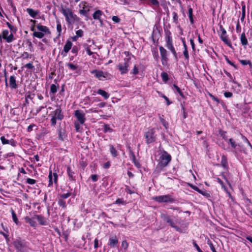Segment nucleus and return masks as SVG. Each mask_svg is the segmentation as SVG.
Here are the masks:
<instances>
[{"mask_svg": "<svg viewBox=\"0 0 252 252\" xmlns=\"http://www.w3.org/2000/svg\"><path fill=\"white\" fill-rule=\"evenodd\" d=\"M71 195V193L70 192H67L66 193H63L61 195H60V198L61 199H64L68 198Z\"/></svg>", "mask_w": 252, "mask_h": 252, "instance_id": "obj_40", "label": "nucleus"}, {"mask_svg": "<svg viewBox=\"0 0 252 252\" xmlns=\"http://www.w3.org/2000/svg\"><path fill=\"white\" fill-rule=\"evenodd\" d=\"M225 60L227 62V63H229L230 65L233 66L235 68L237 69V66L236 65H235L233 63H232V62H231L229 59L228 58H227V57L225 56Z\"/></svg>", "mask_w": 252, "mask_h": 252, "instance_id": "obj_42", "label": "nucleus"}, {"mask_svg": "<svg viewBox=\"0 0 252 252\" xmlns=\"http://www.w3.org/2000/svg\"><path fill=\"white\" fill-rule=\"evenodd\" d=\"M131 73L134 75H136L138 73V69L136 65H135L134 66L133 69L132 70V71L131 72Z\"/></svg>", "mask_w": 252, "mask_h": 252, "instance_id": "obj_56", "label": "nucleus"}, {"mask_svg": "<svg viewBox=\"0 0 252 252\" xmlns=\"http://www.w3.org/2000/svg\"><path fill=\"white\" fill-rule=\"evenodd\" d=\"M166 44V45L172 44V39L171 37L169 35H166L165 37Z\"/></svg>", "mask_w": 252, "mask_h": 252, "instance_id": "obj_38", "label": "nucleus"}, {"mask_svg": "<svg viewBox=\"0 0 252 252\" xmlns=\"http://www.w3.org/2000/svg\"><path fill=\"white\" fill-rule=\"evenodd\" d=\"M130 58H125L124 62L120 63L118 67L122 74H126L128 71V67L129 66Z\"/></svg>", "mask_w": 252, "mask_h": 252, "instance_id": "obj_3", "label": "nucleus"}, {"mask_svg": "<svg viewBox=\"0 0 252 252\" xmlns=\"http://www.w3.org/2000/svg\"><path fill=\"white\" fill-rule=\"evenodd\" d=\"M145 137L146 138V142L150 144L155 140V130L153 128L149 129L145 133Z\"/></svg>", "mask_w": 252, "mask_h": 252, "instance_id": "obj_5", "label": "nucleus"}, {"mask_svg": "<svg viewBox=\"0 0 252 252\" xmlns=\"http://www.w3.org/2000/svg\"><path fill=\"white\" fill-rule=\"evenodd\" d=\"M27 43L28 45L30 51H31V52L33 51V47H32V42L28 40L27 41Z\"/></svg>", "mask_w": 252, "mask_h": 252, "instance_id": "obj_57", "label": "nucleus"}, {"mask_svg": "<svg viewBox=\"0 0 252 252\" xmlns=\"http://www.w3.org/2000/svg\"><path fill=\"white\" fill-rule=\"evenodd\" d=\"M58 204L63 208L66 207L65 201L62 199H59L58 200Z\"/></svg>", "mask_w": 252, "mask_h": 252, "instance_id": "obj_34", "label": "nucleus"}, {"mask_svg": "<svg viewBox=\"0 0 252 252\" xmlns=\"http://www.w3.org/2000/svg\"><path fill=\"white\" fill-rule=\"evenodd\" d=\"M208 244L209 245L211 250H212V251L213 252H217V251H216L215 247H214L212 243L210 240H209L208 241Z\"/></svg>", "mask_w": 252, "mask_h": 252, "instance_id": "obj_47", "label": "nucleus"}, {"mask_svg": "<svg viewBox=\"0 0 252 252\" xmlns=\"http://www.w3.org/2000/svg\"><path fill=\"white\" fill-rule=\"evenodd\" d=\"M58 175L57 173L54 172L52 173V170H50L48 176L49 184L48 187H51L53 185V182L55 184H57Z\"/></svg>", "mask_w": 252, "mask_h": 252, "instance_id": "obj_7", "label": "nucleus"}, {"mask_svg": "<svg viewBox=\"0 0 252 252\" xmlns=\"http://www.w3.org/2000/svg\"><path fill=\"white\" fill-rule=\"evenodd\" d=\"M57 91V87L55 84H52L50 87V93L55 94Z\"/></svg>", "mask_w": 252, "mask_h": 252, "instance_id": "obj_35", "label": "nucleus"}, {"mask_svg": "<svg viewBox=\"0 0 252 252\" xmlns=\"http://www.w3.org/2000/svg\"><path fill=\"white\" fill-rule=\"evenodd\" d=\"M53 116H56V119L62 120L63 118V115L62 113V110L60 108H57L53 112Z\"/></svg>", "mask_w": 252, "mask_h": 252, "instance_id": "obj_13", "label": "nucleus"}, {"mask_svg": "<svg viewBox=\"0 0 252 252\" xmlns=\"http://www.w3.org/2000/svg\"><path fill=\"white\" fill-rule=\"evenodd\" d=\"M193 244L194 247L196 248V249L198 252H203L202 250L200 249L199 247L195 242H193Z\"/></svg>", "mask_w": 252, "mask_h": 252, "instance_id": "obj_64", "label": "nucleus"}, {"mask_svg": "<svg viewBox=\"0 0 252 252\" xmlns=\"http://www.w3.org/2000/svg\"><path fill=\"white\" fill-rule=\"evenodd\" d=\"M13 245L16 249L17 252H22L26 250V245L25 243L21 240H16L14 242Z\"/></svg>", "mask_w": 252, "mask_h": 252, "instance_id": "obj_6", "label": "nucleus"}, {"mask_svg": "<svg viewBox=\"0 0 252 252\" xmlns=\"http://www.w3.org/2000/svg\"><path fill=\"white\" fill-rule=\"evenodd\" d=\"M239 61L243 65L249 64L251 67H252V63L250 61L243 60H239Z\"/></svg>", "mask_w": 252, "mask_h": 252, "instance_id": "obj_33", "label": "nucleus"}, {"mask_svg": "<svg viewBox=\"0 0 252 252\" xmlns=\"http://www.w3.org/2000/svg\"><path fill=\"white\" fill-rule=\"evenodd\" d=\"M228 143H230L232 148H233V149L236 148L237 146V144H236V142L232 138H230L228 140Z\"/></svg>", "mask_w": 252, "mask_h": 252, "instance_id": "obj_36", "label": "nucleus"}, {"mask_svg": "<svg viewBox=\"0 0 252 252\" xmlns=\"http://www.w3.org/2000/svg\"><path fill=\"white\" fill-rule=\"evenodd\" d=\"M247 211L248 212V214L251 216H252V205H249L248 207Z\"/></svg>", "mask_w": 252, "mask_h": 252, "instance_id": "obj_60", "label": "nucleus"}, {"mask_svg": "<svg viewBox=\"0 0 252 252\" xmlns=\"http://www.w3.org/2000/svg\"><path fill=\"white\" fill-rule=\"evenodd\" d=\"M130 154L131 155V157H132V160L133 162V163H134V164L138 167H140V163L137 162L136 160V157H135V155L134 154V153L130 151Z\"/></svg>", "mask_w": 252, "mask_h": 252, "instance_id": "obj_26", "label": "nucleus"}, {"mask_svg": "<svg viewBox=\"0 0 252 252\" xmlns=\"http://www.w3.org/2000/svg\"><path fill=\"white\" fill-rule=\"evenodd\" d=\"M171 51V52L172 53V54H173L174 55V57L176 60V61H178V56H177V54L175 50V48L174 47L171 49L170 50Z\"/></svg>", "mask_w": 252, "mask_h": 252, "instance_id": "obj_52", "label": "nucleus"}, {"mask_svg": "<svg viewBox=\"0 0 252 252\" xmlns=\"http://www.w3.org/2000/svg\"><path fill=\"white\" fill-rule=\"evenodd\" d=\"M112 19L115 23H119L120 21V19L116 16H113Z\"/></svg>", "mask_w": 252, "mask_h": 252, "instance_id": "obj_58", "label": "nucleus"}, {"mask_svg": "<svg viewBox=\"0 0 252 252\" xmlns=\"http://www.w3.org/2000/svg\"><path fill=\"white\" fill-rule=\"evenodd\" d=\"M9 33V32L7 30H3L2 32V38L4 39L8 36V34Z\"/></svg>", "mask_w": 252, "mask_h": 252, "instance_id": "obj_50", "label": "nucleus"}, {"mask_svg": "<svg viewBox=\"0 0 252 252\" xmlns=\"http://www.w3.org/2000/svg\"><path fill=\"white\" fill-rule=\"evenodd\" d=\"M44 35V34L42 32H34L33 33V36L38 38H42Z\"/></svg>", "mask_w": 252, "mask_h": 252, "instance_id": "obj_31", "label": "nucleus"}, {"mask_svg": "<svg viewBox=\"0 0 252 252\" xmlns=\"http://www.w3.org/2000/svg\"><path fill=\"white\" fill-rule=\"evenodd\" d=\"M232 93L229 92H225L224 93V95L226 97H231L232 96Z\"/></svg>", "mask_w": 252, "mask_h": 252, "instance_id": "obj_59", "label": "nucleus"}, {"mask_svg": "<svg viewBox=\"0 0 252 252\" xmlns=\"http://www.w3.org/2000/svg\"><path fill=\"white\" fill-rule=\"evenodd\" d=\"M74 114L77 120L81 124L84 123L86 119L85 117V114L83 112V111L79 110H76L75 111Z\"/></svg>", "mask_w": 252, "mask_h": 252, "instance_id": "obj_9", "label": "nucleus"}, {"mask_svg": "<svg viewBox=\"0 0 252 252\" xmlns=\"http://www.w3.org/2000/svg\"><path fill=\"white\" fill-rule=\"evenodd\" d=\"M110 151L113 157H115L117 156V150L112 145H110Z\"/></svg>", "mask_w": 252, "mask_h": 252, "instance_id": "obj_27", "label": "nucleus"}, {"mask_svg": "<svg viewBox=\"0 0 252 252\" xmlns=\"http://www.w3.org/2000/svg\"><path fill=\"white\" fill-rule=\"evenodd\" d=\"M103 12L100 10H97L95 11L93 15V18L95 20H98L100 18L101 16L102 15Z\"/></svg>", "mask_w": 252, "mask_h": 252, "instance_id": "obj_22", "label": "nucleus"}, {"mask_svg": "<svg viewBox=\"0 0 252 252\" xmlns=\"http://www.w3.org/2000/svg\"><path fill=\"white\" fill-rule=\"evenodd\" d=\"M91 73L94 74L95 76L98 78L99 80H102L101 77L105 78V76L104 75V72L102 71L94 70L91 71Z\"/></svg>", "mask_w": 252, "mask_h": 252, "instance_id": "obj_15", "label": "nucleus"}, {"mask_svg": "<svg viewBox=\"0 0 252 252\" xmlns=\"http://www.w3.org/2000/svg\"><path fill=\"white\" fill-rule=\"evenodd\" d=\"M160 96L164 99V100H166L167 102V105H169L170 104H171V102L169 101V99L164 94H161Z\"/></svg>", "mask_w": 252, "mask_h": 252, "instance_id": "obj_46", "label": "nucleus"}, {"mask_svg": "<svg viewBox=\"0 0 252 252\" xmlns=\"http://www.w3.org/2000/svg\"><path fill=\"white\" fill-rule=\"evenodd\" d=\"M26 182L29 184L33 185L36 183V181L32 179L27 178L26 180Z\"/></svg>", "mask_w": 252, "mask_h": 252, "instance_id": "obj_48", "label": "nucleus"}, {"mask_svg": "<svg viewBox=\"0 0 252 252\" xmlns=\"http://www.w3.org/2000/svg\"><path fill=\"white\" fill-rule=\"evenodd\" d=\"M14 39L13 35L12 33H11L9 35H8L5 39L6 41L8 43H10Z\"/></svg>", "mask_w": 252, "mask_h": 252, "instance_id": "obj_41", "label": "nucleus"}, {"mask_svg": "<svg viewBox=\"0 0 252 252\" xmlns=\"http://www.w3.org/2000/svg\"><path fill=\"white\" fill-rule=\"evenodd\" d=\"M241 42L243 45H247L248 44V40L245 36V33L241 34L240 37Z\"/></svg>", "mask_w": 252, "mask_h": 252, "instance_id": "obj_25", "label": "nucleus"}, {"mask_svg": "<svg viewBox=\"0 0 252 252\" xmlns=\"http://www.w3.org/2000/svg\"><path fill=\"white\" fill-rule=\"evenodd\" d=\"M153 199L159 203H173L175 201L170 194L155 196Z\"/></svg>", "mask_w": 252, "mask_h": 252, "instance_id": "obj_2", "label": "nucleus"}, {"mask_svg": "<svg viewBox=\"0 0 252 252\" xmlns=\"http://www.w3.org/2000/svg\"><path fill=\"white\" fill-rule=\"evenodd\" d=\"M161 57L162 60V64H163V62L167 61V51L162 47L160 46L159 47Z\"/></svg>", "mask_w": 252, "mask_h": 252, "instance_id": "obj_10", "label": "nucleus"}, {"mask_svg": "<svg viewBox=\"0 0 252 252\" xmlns=\"http://www.w3.org/2000/svg\"><path fill=\"white\" fill-rule=\"evenodd\" d=\"M76 36L82 37L83 35V31L82 30H79L76 32Z\"/></svg>", "mask_w": 252, "mask_h": 252, "instance_id": "obj_54", "label": "nucleus"}, {"mask_svg": "<svg viewBox=\"0 0 252 252\" xmlns=\"http://www.w3.org/2000/svg\"><path fill=\"white\" fill-rule=\"evenodd\" d=\"M171 156L166 152L164 151L160 157V161L159 164L162 167H165L167 165L168 163L171 161Z\"/></svg>", "mask_w": 252, "mask_h": 252, "instance_id": "obj_4", "label": "nucleus"}, {"mask_svg": "<svg viewBox=\"0 0 252 252\" xmlns=\"http://www.w3.org/2000/svg\"><path fill=\"white\" fill-rule=\"evenodd\" d=\"M81 4L83 5V7H82L83 8H82V9L80 10L79 13L81 14H82L88 18L87 13H88V12L89 11V9H88V10L85 9L86 7L87 2H82V3L79 5V6H81Z\"/></svg>", "mask_w": 252, "mask_h": 252, "instance_id": "obj_16", "label": "nucleus"}, {"mask_svg": "<svg viewBox=\"0 0 252 252\" xmlns=\"http://www.w3.org/2000/svg\"><path fill=\"white\" fill-rule=\"evenodd\" d=\"M72 45V42L70 40H67L66 44L64 46L63 51L62 53V55L63 54V52L65 53H67L71 48Z\"/></svg>", "mask_w": 252, "mask_h": 252, "instance_id": "obj_18", "label": "nucleus"}, {"mask_svg": "<svg viewBox=\"0 0 252 252\" xmlns=\"http://www.w3.org/2000/svg\"><path fill=\"white\" fill-rule=\"evenodd\" d=\"M7 25L8 26V27L9 28V29L12 32H16V29L15 28V27L11 25L8 22H7Z\"/></svg>", "mask_w": 252, "mask_h": 252, "instance_id": "obj_53", "label": "nucleus"}, {"mask_svg": "<svg viewBox=\"0 0 252 252\" xmlns=\"http://www.w3.org/2000/svg\"><path fill=\"white\" fill-rule=\"evenodd\" d=\"M98 175L96 174H93L91 176V178L93 182H96L98 180Z\"/></svg>", "mask_w": 252, "mask_h": 252, "instance_id": "obj_55", "label": "nucleus"}, {"mask_svg": "<svg viewBox=\"0 0 252 252\" xmlns=\"http://www.w3.org/2000/svg\"><path fill=\"white\" fill-rule=\"evenodd\" d=\"M161 219L164 221H166L167 223L168 222L170 221V218L169 216H168L166 214H161Z\"/></svg>", "mask_w": 252, "mask_h": 252, "instance_id": "obj_29", "label": "nucleus"}, {"mask_svg": "<svg viewBox=\"0 0 252 252\" xmlns=\"http://www.w3.org/2000/svg\"><path fill=\"white\" fill-rule=\"evenodd\" d=\"M161 76L162 79V81L166 83L169 79L168 78V74L165 72H163L161 74Z\"/></svg>", "mask_w": 252, "mask_h": 252, "instance_id": "obj_30", "label": "nucleus"}, {"mask_svg": "<svg viewBox=\"0 0 252 252\" xmlns=\"http://www.w3.org/2000/svg\"><path fill=\"white\" fill-rule=\"evenodd\" d=\"M9 86L12 89H15L17 88V85L16 81V78L14 76L12 75L9 78Z\"/></svg>", "mask_w": 252, "mask_h": 252, "instance_id": "obj_14", "label": "nucleus"}, {"mask_svg": "<svg viewBox=\"0 0 252 252\" xmlns=\"http://www.w3.org/2000/svg\"><path fill=\"white\" fill-rule=\"evenodd\" d=\"M57 119H56V116H52V119L51 120V123H52V125H54V126L56 125Z\"/></svg>", "mask_w": 252, "mask_h": 252, "instance_id": "obj_62", "label": "nucleus"}, {"mask_svg": "<svg viewBox=\"0 0 252 252\" xmlns=\"http://www.w3.org/2000/svg\"><path fill=\"white\" fill-rule=\"evenodd\" d=\"M220 30L221 32V34L220 35L221 39L228 46L231 47V44L230 41L228 40L226 34V32L225 30L223 28L222 26L220 25Z\"/></svg>", "mask_w": 252, "mask_h": 252, "instance_id": "obj_8", "label": "nucleus"}, {"mask_svg": "<svg viewBox=\"0 0 252 252\" xmlns=\"http://www.w3.org/2000/svg\"><path fill=\"white\" fill-rule=\"evenodd\" d=\"M122 246L123 247V248H124L125 250H127L128 247V244L126 240L123 241L122 243Z\"/></svg>", "mask_w": 252, "mask_h": 252, "instance_id": "obj_44", "label": "nucleus"}, {"mask_svg": "<svg viewBox=\"0 0 252 252\" xmlns=\"http://www.w3.org/2000/svg\"><path fill=\"white\" fill-rule=\"evenodd\" d=\"M198 192H199V193L202 194L203 195H204V196H206V197H209L210 196V193H208L206 190L203 191V190L199 189V191H198Z\"/></svg>", "mask_w": 252, "mask_h": 252, "instance_id": "obj_43", "label": "nucleus"}, {"mask_svg": "<svg viewBox=\"0 0 252 252\" xmlns=\"http://www.w3.org/2000/svg\"><path fill=\"white\" fill-rule=\"evenodd\" d=\"M181 106L183 113V118L184 119H186L187 117V113L185 111V107L182 103L181 104Z\"/></svg>", "mask_w": 252, "mask_h": 252, "instance_id": "obj_49", "label": "nucleus"}, {"mask_svg": "<svg viewBox=\"0 0 252 252\" xmlns=\"http://www.w3.org/2000/svg\"><path fill=\"white\" fill-rule=\"evenodd\" d=\"M103 131L104 132H112V129L110 128L109 125H104Z\"/></svg>", "mask_w": 252, "mask_h": 252, "instance_id": "obj_39", "label": "nucleus"}, {"mask_svg": "<svg viewBox=\"0 0 252 252\" xmlns=\"http://www.w3.org/2000/svg\"><path fill=\"white\" fill-rule=\"evenodd\" d=\"M26 11L32 18H35L39 13V11L38 10H35L31 8H28L26 9Z\"/></svg>", "mask_w": 252, "mask_h": 252, "instance_id": "obj_17", "label": "nucleus"}, {"mask_svg": "<svg viewBox=\"0 0 252 252\" xmlns=\"http://www.w3.org/2000/svg\"><path fill=\"white\" fill-rule=\"evenodd\" d=\"M221 165L224 168L227 169L228 168L227 158L224 155H222L221 156Z\"/></svg>", "mask_w": 252, "mask_h": 252, "instance_id": "obj_20", "label": "nucleus"}, {"mask_svg": "<svg viewBox=\"0 0 252 252\" xmlns=\"http://www.w3.org/2000/svg\"><path fill=\"white\" fill-rule=\"evenodd\" d=\"M183 54H184V56L185 57V59L188 61V60L189 59V55L188 53V49H184Z\"/></svg>", "mask_w": 252, "mask_h": 252, "instance_id": "obj_51", "label": "nucleus"}, {"mask_svg": "<svg viewBox=\"0 0 252 252\" xmlns=\"http://www.w3.org/2000/svg\"><path fill=\"white\" fill-rule=\"evenodd\" d=\"M172 15H173V18L174 21L175 22H177V21H178L177 14L175 12H173L172 13Z\"/></svg>", "mask_w": 252, "mask_h": 252, "instance_id": "obj_61", "label": "nucleus"}, {"mask_svg": "<svg viewBox=\"0 0 252 252\" xmlns=\"http://www.w3.org/2000/svg\"><path fill=\"white\" fill-rule=\"evenodd\" d=\"M97 93L102 96L105 99L108 98L110 96L107 92L101 89L98 90Z\"/></svg>", "mask_w": 252, "mask_h": 252, "instance_id": "obj_21", "label": "nucleus"}, {"mask_svg": "<svg viewBox=\"0 0 252 252\" xmlns=\"http://www.w3.org/2000/svg\"><path fill=\"white\" fill-rule=\"evenodd\" d=\"M36 27L39 31L44 32L45 33H50L49 29L46 26H42L40 24H38L36 26Z\"/></svg>", "mask_w": 252, "mask_h": 252, "instance_id": "obj_19", "label": "nucleus"}, {"mask_svg": "<svg viewBox=\"0 0 252 252\" xmlns=\"http://www.w3.org/2000/svg\"><path fill=\"white\" fill-rule=\"evenodd\" d=\"M61 12L65 17V20L68 25H73L75 22H79L80 18L74 14L71 10L68 8H62Z\"/></svg>", "mask_w": 252, "mask_h": 252, "instance_id": "obj_1", "label": "nucleus"}, {"mask_svg": "<svg viewBox=\"0 0 252 252\" xmlns=\"http://www.w3.org/2000/svg\"><path fill=\"white\" fill-rule=\"evenodd\" d=\"M67 173L69 178L71 180H74L75 178V173L72 171L71 168L69 166L67 167Z\"/></svg>", "mask_w": 252, "mask_h": 252, "instance_id": "obj_23", "label": "nucleus"}, {"mask_svg": "<svg viewBox=\"0 0 252 252\" xmlns=\"http://www.w3.org/2000/svg\"><path fill=\"white\" fill-rule=\"evenodd\" d=\"M25 66L31 69H32L34 68V66L32 65V63H27L26 64H25Z\"/></svg>", "mask_w": 252, "mask_h": 252, "instance_id": "obj_63", "label": "nucleus"}, {"mask_svg": "<svg viewBox=\"0 0 252 252\" xmlns=\"http://www.w3.org/2000/svg\"><path fill=\"white\" fill-rule=\"evenodd\" d=\"M0 140L1 141V143L3 144H9V141L8 140L6 139L4 136H1L0 137Z\"/></svg>", "mask_w": 252, "mask_h": 252, "instance_id": "obj_45", "label": "nucleus"}, {"mask_svg": "<svg viewBox=\"0 0 252 252\" xmlns=\"http://www.w3.org/2000/svg\"><path fill=\"white\" fill-rule=\"evenodd\" d=\"M11 214H12L13 220L16 224H18V218L16 216V213H15V212L14 211V210L12 209H11Z\"/></svg>", "mask_w": 252, "mask_h": 252, "instance_id": "obj_28", "label": "nucleus"}, {"mask_svg": "<svg viewBox=\"0 0 252 252\" xmlns=\"http://www.w3.org/2000/svg\"><path fill=\"white\" fill-rule=\"evenodd\" d=\"M26 221L29 223L31 226L32 227H35L36 225V223L35 221L33 219L30 218L29 217H26L25 218Z\"/></svg>", "mask_w": 252, "mask_h": 252, "instance_id": "obj_24", "label": "nucleus"}, {"mask_svg": "<svg viewBox=\"0 0 252 252\" xmlns=\"http://www.w3.org/2000/svg\"><path fill=\"white\" fill-rule=\"evenodd\" d=\"M66 65L72 70H75L77 69L78 66L76 65L73 64L72 63H68L66 64Z\"/></svg>", "mask_w": 252, "mask_h": 252, "instance_id": "obj_37", "label": "nucleus"}, {"mask_svg": "<svg viewBox=\"0 0 252 252\" xmlns=\"http://www.w3.org/2000/svg\"><path fill=\"white\" fill-rule=\"evenodd\" d=\"M34 218L38 221L40 224L45 225L47 224V219L41 215H36Z\"/></svg>", "mask_w": 252, "mask_h": 252, "instance_id": "obj_11", "label": "nucleus"}, {"mask_svg": "<svg viewBox=\"0 0 252 252\" xmlns=\"http://www.w3.org/2000/svg\"><path fill=\"white\" fill-rule=\"evenodd\" d=\"M118 243V240L116 236L110 238L108 245L111 248H115Z\"/></svg>", "mask_w": 252, "mask_h": 252, "instance_id": "obj_12", "label": "nucleus"}, {"mask_svg": "<svg viewBox=\"0 0 252 252\" xmlns=\"http://www.w3.org/2000/svg\"><path fill=\"white\" fill-rule=\"evenodd\" d=\"M57 30L58 32V36H60L62 32V26L58 20H57Z\"/></svg>", "mask_w": 252, "mask_h": 252, "instance_id": "obj_32", "label": "nucleus"}]
</instances>
